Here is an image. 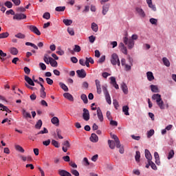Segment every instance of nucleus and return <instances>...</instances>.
Returning a JSON list of instances; mask_svg holds the SVG:
<instances>
[{
	"label": "nucleus",
	"mask_w": 176,
	"mask_h": 176,
	"mask_svg": "<svg viewBox=\"0 0 176 176\" xmlns=\"http://www.w3.org/2000/svg\"><path fill=\"white\" fill-rule=\"evenodd\" d=\"M124 45H127L128 49H133L134 47L135 42L131 38H129L127 36L124 37L123 38Z\"/></svg>",
	"instance_id": "obj_4"
},
{
	"label": "nucleus",
	"mask_w": 176,
	"mask_h": 176,
	"mask_svg": "<svg viewBox=\"0 0 176 176\" xmlns=\"http://www.w3.org/2000/svg\"><path fill=\"white\" fill-rule=\"evenodd\" d=\"M174 157V150H170L168 153V159L170 160V159H173Z\"/></svg>",
	"instance_id": "obj_49"
},
{
	"label": "nucleus",
	"mask_w": 176,
	"mask_h": 176,
	"mask_svg": "<svg viewBox=\"0 0 176 176\" xmlns=\"http://www.w3.org/2000/svg\"><path fill=\"white\" fill-rule=\"evenodd\" d=\"M96 87V91L98 94H101L102 93V89L101 88V82L99 80L96 79L95 80Z\"/></svg>",
	"instance_id": "obj_7"
},
{
	"label": "nucleus",
	"mask_w": 176,
	"mask_h": 176,
	"mask_svg": "<svg viewBox=\"0 0 176 176\" xmlns=\"http://www.w3.org/2000/svg\"><path fill=\"white\" fill-rule=\"evenodd\" d=\"M111 63L113 65H117L118 67H120V60L117 54L114 53L111 55Z\"/></svg>",
	"instance_id": "obj_5"
},
{
	"label": "nucleus",
	"mask_w": 176,
	"mask_h": 176,
	"mask_svg": "<svg viewBox=\"0 0 176 176\" xmlns=\"http://www.w3.org/2000/svg\"><path fill=\"white\" fill-rule=\"evenodd\" d=\"M80 50H81L80 46L78 45H74V50H71V48H68V51L70 52L71 54H73V55L75 54V52L79 53Z\"/></svg>",
	"instance_id": "obj_8"
},
{
	"label": "nucleus",
	"mask_w": 176,
	"mask_h": 176,
	"mask_svg": "<svg viewBox=\"0 0 176 176\" xmlns=\"http://www.w3.org/2000/svg\"><path fill=\"white\" fill-rule=\"evenodd\" d=\"M121 52L122 53H123L124 54H127V47H122V48H121Z\"/></svg>",
	"instance_id": "obj_63"
},
{
	"label": "nucleus",
	"mask_w": 176,
	"mask_h": 176,
	"mask_svg": "<svg viewBox=\"0 0 176 176\" xmlns=\"http://www.w3.org/2000/svg\"><path fill=\"white\" fill-rule=\"evenodd\" d=\"M24 19H27V15L24 14H16L13 16L14 20H24Z\"/></svg>",
	"instance_id": "obj_11"
},
{
	"label": "nucleus",
	"mask_w": 176,
	"mask_h": 176,
	"mask_svg": "<svg viewBox=\"0 0 176 176\" xmlns=\"http://www.w3.org/2000/svg\"><path fill=\"white\" fill-rule=\"evenodd\" d=\"M63 23H65V25H71V24H72V20H71V19H63Z\"/></svg>",
	"instance_id": "obj_42"
},
{
	"label": "nucleus",
	"mask_w": 176,
	"mask_h": 176,
	"mask_svg": "<svg viewBox=\"0 0 176 176\" xmlns=\"http://www.w3.org/2000/svg\"><path fill=\"white\" fill-rule=\"evenodd\" d=\"M49 133V131L46 128H43V131H40L38 133L37 135H39V134H47Z\"/></svg>",
	"instance_id": "obj_51"
},
{
	"label": "nucleus",
	"mask_w": 176,
	"mask_h": 176,
	"mask_svg": "<svg viewBox=\"0 0 176 176\" xmlns=\"http://www.w3.org/2000/svg\"><path fill=\"white\" fill-rule=\"evenodd\" d=\"M97 115L100 122H104V116H102V111L100 107L97 108Z\"/></svg>",
	"instance_id": "obj_14"
},
{
	"label": "nucleus",
	"mask_w": 176,
	"mask_h": 176,
	"mask_svg": "<svg viewBox=\"0 0 176 176\" xmlns=\"http://www.w3.org/2000/svg\"><path fill=\"white\" fill-rule=\"evenodd\" d=\"M136 12H138L140 17H145V12H144V10H142V8H136Z\"/></svg>",
	"instance_id": "obj_24"
},
{
	"label": "nucleus",
	"mask_w": 176,
	"mask_h": 176,
	"mask_svg": "<svg viewBox=\"0 0 176 176\" xmlns=\"http://www.w3.org/2000/svg\"><path fill=\"white\" fill-rule=\"evenodd\" d=\"M82 111H83L82 118L84 120H85L86 122H88V120H90V113H89V110L87 109L84 108Z\"/></svg>",
	"instance_id": "obj_6"
},
{
	"label": "nucleus",
	"mask_w": 176,
	"mask_h": 176,
	"mask_svg": "<svg viewBox=\"0 0 176 176\" xmlns=\"http://www.w3.org/2000/svg\"><path fill=\"white\" fill-rule=\"evenodd\" d=\"M69 166H70L73 168H78V165H76V163L72 161H70L69 162Z\"/></svg>",
	"instance_id": "obj_54"
},
{
	"label": "nucleus",
	"mask_w": 176,
	"mask_h": 176,
	"mask_svg": "<svg viewBox=\"0 0 176 176\" xmlns=\"http://www.w3.org/2000/svg\"><path fill=\"white\" fill-rule=\"evenodd\" d=\"M6 14H7V15L12 14V16H14L15 13L13 10H9L6 12Z\"/></svg>",
	"instance_id": "obj_58"
},
{
	"label": "nucleus",
	"mask_w": 176,
	"mask_h": 176,
	"mask_svg": "<svg viewBox=\"0 0 176 176\" xmlns=\"http://www.w3.org/2000/svg\"><path fill=\"white\" fill-rule=\"evenodd\" d=\"M121 89L124 94H129V88L126 83L122 82L121 85Z\"/></svg>",
	"instance_id": "obj_17"
},
{
	"label": "nucleus",
	"mask_w": 176,
	"mask_h": 176,
	"mask_svg": "<svg viewBox=\"0 0 176 176\" xmlns=\"http://www.w3.org/2000/svg\"><path fill=\"white\" fill-rule=\"evenodd\" d=\"M85 64H86V67H87L89 68V67H90V64H94V60L93 59V58L91 57H89V58H87L86 57L85 58Z\"/></svg>",
	"instance_id": "obj_16"
},
{
	"label": "nucleus",
	"mask_w": 176,
	"mask_h": 176,
	"mask_svg": "<svg viewBox=\"0 0 176 176\" xmlns=\"http://www.w3.org/2000/svg\"><path fill=\"white\" fill-rule=\"evenodd\" d=\"M43 60H44V63H46L47 65H49L50 60H49V55H47V54H45L44 55Z\"/></svg>",
	"instance_id": "obj_48"
},
{
	"label": "nucleus",
	"mask_w": 176,
	"mask_h": 176,
	"mask_svg": "<svg viewBox=\"0 0 176 176\" xmlns=\"http://www.w3.org/2000/svg\"><path fill=\"white\" fill-rule=\"evenodd\" d=\"M4 6H6L8 9H12L13 8V3L11 1H6L4 3Z\"/></svg>",
	"instance_id": "obj_40"
},
{
	"label": "nucleus",
	"mask_w": 176,
	"mask_h": 176,
	"mask_svg": "<svg viewBox=\"0 0 176 176\" xmlns=\"http://www.w3.org/2000/svg\"><path fill=\"white\" fill-rule=\"evenodd\" d=\"M26 46H31L32 47H33L34 49H35L36 50H38V46H36V45L30 43V42H26L25 43Z\"/></svg>",
	"instance_id": "obj_37"
},
{
	"label": "nucleus",
	"mask_w": 176,
	"mask_h": 176,
	"mask_svg": "<svg viewBox=\"0 0 176 176\" xmlns=\"http://www.w3.org/2000/svg\"><path fill=\"white\" fill-rule=\"evenodd\" d=\"M80 98L81 100H82L85 104H87V102H89V100H87V96H86V94H82L80 96Z\"/></svg>",
	"instance_id": "obj_33"
},
{
	"label": "nucleus",
	"mask_w": 176,
	"mask_h": 176,
	"mask_svg": "<svg viewBox=\"0 0 176 176\" xmlns=\"http://www.w3.org/2000/svg\"><path fill=\"white\" fill-rule=\"evenodd\" d=\"M76 74H77L78 78H86V71H85V69H83L77 70Z\"/></svg>",
	"instance_id": "obj_13"
},
{
	"label": "nucleus",
	"mask_w": 176,
	"mask_h": 176,
	"mask_svg": "<svg viewBox=\"0 0 176 176\" xmlns=\"http://www.w3.org/2000/svg\"><path fill=\"white\" fill-rule=\"evenodd\" d=\"M150 87L153 93H159V88H157V86L151 85Z\"/></svg>",
	"instance_id": "obj_32"
},
{
	"label": "nucleus",
	"mask_w": 176,
	"mask_h": 176,
	"mask_svg": "<svg viewBox=\"0 0 176 176\" xmlns=\"http://www.w3.org/2000/svg\"><path fill=\"white\" fill-rule=\"evenodd\" d=\"M61 130L60 129H56V135L58 136V138H59V140H63L64 138V137H63L61 135Z\"/></svg>",
	"instance_id": "obj_39"
},
{
	"label": "nucleus",
	"mask_w": 176,
	"mask_h": 176,
	"mask_svg": "<svg viewBox=\"0 0 176 176\" xmlns=\"http://www.w3.org/2000/svg\"><path fill=\"white\" fill-rule=\"evenodd\" d=\"M25 80L28 83L30 86H35V83L34 82V80L30 78L28 76H25Z\"/></svg>",
	"instance_id": "obj_18"
},
{
	"label": "nucleus",
	"mask_w": 176,
	"mask_h": 176,
	"mask_svg": "<svg viewBox=\"0 0 176 176\" xmlns=\"http://www.w3.org/2000/svg\"><path fill=\"white\" fill-rule=\"evenodd\" d=\"M52 144L55 146V148H60L58 144V142L56 141L55 140H52Z\"/></svg>",
	"instance_id": "obj_52"
},
{
	"label": "nucleus",
	"mask_w": 176,
	"mask_h": 176,
	"mask_svg": "<svg viewBox=\"0 0 176 176\" xmlns=\"http://www.w3.org/2000/svg\"><path fill=\"white\" fill-rule=\"evenodd\" d=\"M109 10V4H105L102 6V14L103 16H105L107 13H108V11Z\"/></svg>",
	"instance_id": "obj_20"
},
{
	"label": "nucleus",
	"mask_w": 176,
	"mask_h": 176,
	"mask_svg": "<svg viewBox=\"0 0 176 176\" xmlns=\"http://www.w3.org/2000/svg\"><path fill=\"white\" fill-rule=\"evenodd\" d=\"M56 12H64L65 6H58L55 8Z\"/></svg>",
	"instance_id": "obj_46"
},
{
	"label": "nucleus",
	"mask_w": 176,
	"mask_h": 176,
	"mask_svg": "<svg viewBox=\"0 0 176 176\" xmlns=\"http://www.w3.org/2000/svg\"><path fill=\"white\" fill-rule=\"evenodd\" d=\"M62 145H63L62 149L63 152L67 153L69 148H71V144H69V141L66 140L65 141Z\"/></svg>",
	"instance_id": "obj_10"
},
{
	"label": "nucleus",
	"mask_w": 176,
	"mask_h": 176,
	"mask_svg": "<svg viewBox=\"0 0 176 176\" xmlns=\"http://www.w3.org/2000/svg\"><path fill=\"white\" fill-rule=\"evenodd\" d=\"M45 80L47 85H53V80H52L50 78H47Z\"/></svg>",
	"instance_id": "obj_64"
},
{
	"label": "nucleus",
	"mask_w": 176,
	"mask_h": 176,
	"mask_svg": "<svg viewBox=\"0 0 176 176\" xmlns=\"http://www.w3.org/2000/svg\"><path fill=\"white\" fill-rule=\"evenodd\" d=\"M113 104L114 108H116V109H118V108H119V102H118V100H113Z\"/></svg>",
	"instance_id": "obj_56"
},
{
	"label": "nucleus",
	"mask_w": 176,
	"mask_h": 176,
	"mask_svg": "<svg viewBox=\"0 0 176 176\" xmlns=\"http://www.w3.org/2000/svg\"><path fill=\"white\" fill-rule=\"evenodd\" d=\"M22 115L25 119H31V113L27 112L25 109L22 110Z\"/></svg>",
	"instance_id": "obj_21"
},
{
	"label": "nucleus",
	"mask_w": 176,
	"mask_h": 176,
	"mask_svg": "<svg viewBox=\"0 0 176 176\" xmlns=\"http://www.w3.org/2000/svg\"><path fill=\"white\" fill-rule=\"evenodd\" d=\"M29 29L32 32H33L34 34H36V35H38V36L41 35V31H39V29H38L36 26L30 25Z\"/></svg>",
	"instance_id": "obj_9"
},
{
	"label": "nucleus",
	"mask_w": 176,
	"mask_h": 176,
	"mask_svg": "<svg viewBox=\"0 0 176 176\" xmlns=\"http://www.w3.org/2000/svg\"><path fill=\"white\" fill-rule=\"evenodd\" d=\"M8 36H9V32H8L0 34V39H3L5 38H8Z\"/></svg>",
	"instance_id": "obj_38"
},
{
	"label": "nucleus",
	"mask_w": 176,
	"mask_h": 176,
	"mask_svg": "<svg viewBox=\"0 0 176 176\" xmlns=\"http://www.w3.org/2000/svg\"><path fill=\"white\" fill-rule=\"evenodd\" d=\"M150 164H151L150 166L153 170H157V166H156V164L153 162L150 161Z\"/></svg>",
	"instance_id": "obj_53"
},
{
	"label": "nucleus",
	"mask_w": 176,
	"mask_h": 176,
	"mask_svg": "<svg viewBox=\"0 0 176 176\" xmlns=\"http://www.w3.org/2000/svg\"><path fill=\"white\" fill-rule=\"evenodd\" d=\"M146 76H147V79H148V80H149V82H152V80H153L155 79V76H153V73H152V72H148L146 73Z\"/></svg>",
	"instance_id": "obj_22"
},
{
	"label": "nucleus",
	"mask_w": 176,
	"mask_h": 176,
	"mask_svg": "<svg viewBox=\"0 0 176 176\" xmlns=\"http://www.w3.org/2000/svg\"><path fill=\"white\" fill-rule=\"evenodd\" d=\"M42 120H38L35 124V129H37V130H41V128L42 127Z\"/></svg>",
	"instance_id": "obj_30"
},
{
	"label": "nucleus",
	"mask_w": 176,
	"mask_h": 176,
	"mask_svg": "<svg viewBox=\"0 0 176 176\" xmlns=\"http://www.w3.org/2000/svg\"><path fill=\"white\" fill-rule=\"evenodd\" d=\"M15 149L19 151V152H21V153H24V148L20 145H15Z\"/></svg>",
	"instance_id": "obj_44"
},
{
	"label": "nucleus",
	"mask_w": 176,
	"mask_h": 176,
	"mask_svg": "<svg viewBox=\"0 0 176 176\" xmlns=\"http://www.w3.org/2000/svg\"><path fill=\"white\" fill-rule=\"evenodd\" d=\"M63 160H64V162H71V159L69 158V156L66 155V156H63Z\"/></svg>",
	"instance_id": "obj_62"
},
{
	"label": "nucleus",
	"mask_w": 176,
	"mask_h": 176,
	"mask_svg": "<svg viewBox=\"0 0 176 176\" xmlns=\"http://www.w3.org/2000/svg\"><path fill=\"white\" fill-rule=\"evenodd\" d=\"M83 162L85 163V166H90V162H89L87 157H84Z\"/></svg>",
	"instance_id": "obj_60"
},
{
	"label": "nucleus",
	"mask_w": 176,
	"mask_h": 176,
	"mask_svg": "<svg viewBox=\"0 0 176 176\" xmlns=\"http://www.w3.org/2000/svg\"><path fill=\"white\" fill-rule=\"evenodd\" d=\"M145 157L146 159H147L148 162L152 161V154H151V152L148 149H145Z\"/></svg>",
	"instance_id": "obj_15"
},
{
	"label": "nucleus",
	"mask_w": 176,
	"mask_h": 176,
	"mask_svg": "<svg viewBox=\"0 0 176 176\" xmlns=\"http://www.w3.org/2000/svg\"><path fill=\"white\" fill-rule=\"evenodd\" d=\"M91 28L92 31H94V32H97L98 31V25L94 22L91 23Z\"/></svg>",
	"instance_id": "obj_28"
},
{
	"label": "nucleus",
	"mask_w": 176,
	"mask_h": 176,
	"mask_svg": "<svg viewBox=\"0 0 176 176\" xmlns=\"http://www.w3.org/2000/svg\"><path fill=\"white\" fill-rule=\"evenodd\" d=\"M10 52L13 56H17V54H19V50L14 47H12L10 49Z\"/></svg>",
	"instance_id": "obj_23"
},
{
	"label": "nucleus",
	"mask_w": 176,
	"mask_h": 176,
	"mask_svg": "<svg viewBox=\"0 0 176 176\" xmlns=\"http://www.w3.org/2000/svg\"><path fill=\"white\" fill-rule=\"evenodd\" d=\"M49 60L50 64L52 67H54L55 68L57 67L58 63L54 59H53V58L49 57Z\"/></svg>",
	"instance_id": "obj_26"
},
{
	"label": "nucleus",
	"mask_w": 176,
	"mask_h": 176,
	"mask_svg": "<svg viewBox=\"0 0 176 176\" xmlns=\"http://www.w3.org/2000/svg\"><path fill=\"white\" fill-rule=\"evenodd\" d=\"M162 61L164 63V65H166V67H170V60H168L167 58L164 57L162 58Z\"/></svg>",
	"instance_id": "obj_34"
},
{
	"label": "nucleus",
	"mask_w": 176,
	"mask_h": 176,
	"mask_svg": "<svg viewBox=\"0 0 176 176\" xmlns=\"http://www.w3.org/2000/svg\"><path fill=\"white\" fill-rule=\"evenodd\" d=\"M70 173H71V174H72V175H74V176H79L80 175L79 171H78L75 169H70Z\"/></svg>",
	"instance_id": "obj_45"
},
{
	"label": "nucleus",
	"mask_w": 176,
	"mask_h": 176,
	"mask_svg": "<svg viewBox=\"0 0 176 176\" xmlns=\"http://www.w3.org/2000/svg\"><path fill=\"white\" fill-rule=\"evenodd\" d=\"M89 41L91 43H94V41H96V36H90L89 37Z\"/></svg>",
	"instance_id": "obj_59"
},
{
	"label": "nucleus",
	"mask_w": 176,
	"mask_h": 176,
	"mask_svg": "<svg viewBox=\"0 0 176 176\" xmlns=\"http://www.w3.org/2000/svg\"><path fill=\"white\" fill-rule=\"evenodd\" d=\"M102 90L104 94L107 104L111 105V104H112V100H111V96L109 95V92L108 91V85H107V84L102 85Z\"/></svg>",
	"instance_id": "obj_2"
},
{
	"label": "nucleus",
	"mask_w": 176,
	"mask_h": 176,
	"mask_svg": "<svg viewBox=\"0 0 176 176\" xmlns=\"http://www.w3.org/2000/svg\"><path fill=\"white\" fill-rule=\"evenodd\" d=\"M43 17V19H45V20H49V19H50V13L49 12L44 13Z\"/></svg>",
	"instance_id": "obj_55"
},
{
	"label": "nucleus",
	"mask_w": 176,
	"mask_h": 176,
	"mask_svg": "<svg viewBox=\"0 0 176 176\" xmlns=\"http://www.w3.org/2000/svg\"><path fill=\"white\" fill-rule=\"evenodd\" d=\"M153 134H155V130L151 129L147 132V138H151Z\"/></svg>",
	"instance_id": "obj_47"
},
{
	"label": "nucleus",
	"mask_w": 176,
	"mask_h": 176,
	"mask_svg": "<svg viewBox=\"0 0 176 176\" xmlns=\"http://www.w3.org/2000/svg\"><path fill=\"white\" fill-rule=\"evenodd\" d=\"M108 145L110 149H115V146H116V142L113 140H108Z\"/></svg>",
	"instance_id": "obj_25"
},
{
	"label": "nucleus",
	"mask_w": 176,
	"mask_h": 176,
	"mask_svg": "<svg viewBox=\"0 0 176 176\" xmlns=\"http://www.w3.org/2000/svg\"><path fill=\"white\" fill-rule=\"evenodd\" d=\"M129 106H124L122 107V112H124V115H126V116H129V115H130V113H129Z\"/></svg>",
	"instance_id": "obj_31"
},
{
	"label": "nucleus",
	"mask_w": 176,
	"mask_h": 176,
	"mask_svg": "<svg viewBox=\"0 0 176 176\" xmlns=\"http://www.w3.org/2000/svg\"><path fill=\"white\" fill-rule=\"evenodd\" d=\"M63 97L67 98V100H69V101H74V96H72L69 93H65L63 94Z\"/></svg>",
	"instance_id": "obj_27"
},
{
	"label": "nucleus",
	"mask_w": 176,
	"mask_h": 176,
	"mask_svg": "<svg viewBox=\"0 0 176 176\" xmlns=\"http://www.w3.org/2000/svg\"><path fill=\"white\" fill-rule=\"evenodd\" d=\"M111 138L116 141V146L118 148H120L119 152L121 153V155H123L124 153V148L120 144V140H119V138L116 135H111Z\"/></svg>",
	"instance_id": "obj_3"
},
{
	"label": "nucleus",
	"mask_w": 176,
	"mask_h": 176,
	"mask_svg": "<svg viewBox=\"0 0 176 176\" xmlns=\"http://www.w3.org/2000/svg\"><path fill=\"white\" fill-rule=\"evenodd\" d=\"M59 85L60 86L61 89H63V90H64V91H68V87H67V85H65V84H64L63 82H60Z\"/></svg>",
	"instance_id": "obj_43"
},
{
	"label": "nucleus",
	"mask_w": 176,
	"mask_h": 176,
	"mask_svg": "<svg viewBox=\"0 0 176 176\" xmlns=\"http://www.w3.org/2000/svg\"><path fill=\"white\" fill-rule=\"evenodd\" d=\"M51 122L53 124H58L60 120H58V118L54 117L51 119Z\"/></svg>",
	"instance_id": "obj_35"
},
{
	"label": "nucleus",
	"mask_w": 176,
	"mask_h": 176,
	"mask_svg": "<svg viewBox=\"0 0 176 176\" xmlns=\"http://www.w3.org/2000/svg\"><path fill=\"white\" fill-rule=\"evenodd\" d=\"M0 108H3V109H1V111H6V112H7L8 113H10V112H12V111H10V109H9V108H8V107H6L1 103H0Z\"/></svg>",
	"instance_id": "obj_29"
},
{
	"label": "nucleus",
	"mask_w": 176,
	"mask_h": 176,
	"mask_svg": "<svg viewBox=\"0 0 176 176\" xmlns=\"http://www.w3.org/2000/svg\"><path fill=\"white\" fill-rule=\"evenodd\" d=\"M104 61H105V55L102 56L99 60H98V63H100V64L104 63Z\"/></svg>",
	"instance_id": "obj_61"
},
{
	"label": "nucleus",
	"mask_w": 176,
	"mask_h": 176,
	"mask_svg": "<svg viewBox=\"0 0 176 176\" xmlns=\"http://www.w3.org/2000/svg\"><path fill=\"white\" fill-rule=\"evenodd\" d=\"M58 174H59L60 176H72L69 172L63 169H59L58 170Z\"/></svg>",
	"instance_id": "obj_12"
},
{
	"label": "nucleus",
	"mask_w": 176,
	"mask_h": 176,
	"mask_svg": "<svg viewBox=\"0 0 176 176\" xmlns=\"http://www.w3.org/2000/svg\"><path fill=\"white\" fill-rule=\"evenodd\" d=\"M67 32L68 34H69V35H71L72 36H74V35H75V32L74 31V30L71 28H67Z\"/></svg>",
	"instance_id": "obj_50"
},
{
	"label": "nucleus",
	"mask_w": 176,
	"mask_h": 176,
	"mask_svg": "<svg viewBox=\"0 0 176 176\" xmlns=\"http://www.w3.org/2000/svg\"><path fill=\"white\" fill-rule=\"evenodd\" d=\"M15 38H18L19 39H25V34H22V33H18V34H15Z\"/></svg>",
	"instance_id": "obj_36"
},
{
	"label": "nucleus",
	"mask_w": 176,
	"mask_h": 176,
	"mask_svg": "<svg viewBox=\"0 0 176 176\" xmlns=\"http://www.w3.org/2000/svg\"><path fill=\"white\" fill-rule=\"evenodd\" d=\"M150 23L151 24L157 25V19H156L155 18H151V19H150Z\"/></svg>",
	"instance_id": "obj_57"
},
{
	"label": "nucleus",
	"mask_w": 176,
	"mask_h": 176,
	"mask_svg": "<svg viewBox=\"0 0 176 176\" xmlns=\"http://www.w3.org/2000/svg\"><path fill=\"white\" fill-rule=\"evenodd\" d=\"M89 140L91 142H98V136L96 133H92Z\"/></svg>",
	"instance_id": "obj_19"
},
{
	"label": "nucleus",
	"mask_w": 176,
	"mask_h": 176,
	"mask_svg": "<svg viewBox=\"0 0 176 176\" xmlns=\"http://www.w3.org/2000/svg\"><path fill=\"white\" fill-rule=\"evenodd\" d=\"M141 158V153L140 151H136L135 159L136 162H140V159Z\"/></svg>",
	"instance_id": "obj_41"
},
{
	"label": "nucleus",
	"mask_w": 176,
	"mask_h": 176,
	"mask_svg": "<svg viewBox=\"0 0 176 176\" xmlns=\"http://www.w3.org/2000/svg\"><path fill=\"white\" fill-rule=\"evenodd\" d=\"M152 100H155L157 104L161 109H164V102L162 100V96L159 94H153L152 96Z\"/></svg>",
	"instance_id": "obj_1"
}]
</instances>
